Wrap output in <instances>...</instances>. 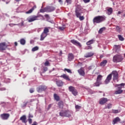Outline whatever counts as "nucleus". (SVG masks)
I'll list each match as a JSON object with an SVG mask.
<instances>
[{
  "label": "nucleus",
  "mask_w": 125,
  "mask_h": 125,
  "mask_svg": "<svg viewBox=\"0 0 125 125\" xmlns=\"http://www.w3.org/2000/svg\"><path fill=\"white\" fill-rule=\"evenodd\" d=\"M94 55V53L93 52H89L88 53H86L85 55H84V57L85 58H88L92 57Z\"/></svg>",
  "instance_id": "4468645a"
},
{
  "label": "nucleus",
  "mask_w": 125,
  "mask_h": 125,
  "mask_svg": "<svg viewBox=\"0 0 125 125\" xmlns=\"http://www.w3.org/2000/svg\"><path fill=\"white\" fill-rule=\"evenodd\" d=\"M29 92L30 93H33L34 92V90L33 89L31 88L29 90Z\"/></svg>",
  "instance_id": "6e6d98bb"
},
{
  "label": "nucleus",
  "mask_w": 125,
  "mask_h": 125,
  "mask_svg": "<svg viewBox=\"0 0 125 125\" xmlns=\"http://www.w3.org/2000/svg\"><path fill=\"white\" fill-rule=\"evenodd\" d=\"M116 31L119 33H120L122 32V28L121 27V26H119V25H116Z\"/></svg>",
  "instance_id": "5701e85b"
},
{
  "label": "nucleus",
  "mask_w": 125,
  "mask_h": 125,
  "mask_svg": "<svg viewBox=\"0 0 125 125\" xmlns=\"http://www.w3.org/2000/svg\"><path fill=\"white\" fill-rule=\"evenodd\" d=\"M26 119H27V118H26V116L25 115H23L20 119V120L21 121L22 123H27Z\"/></svg>",
  "instance_id": "a211bd4d"
},
{
  "label": "nucleus",
  "mask_w": 125,
  "mask_h": 125,
  "mask_svg": "<svg viewBox=\"0 0 125 125\" xmlns=\"http://www.w3.org/2000/svg\"><path fill=\"white\" fill-rule=\"evenodd\" d=\"M103 77L101 75H98L96 81H98V82H102Z\"/></svg>",
  "instance_id": "c756f323"
},
{
  "label": "nucleus",
  "mask_w": 125,
  "mask_h": 125,
  "mask_svg": "<svg viewBox=\"0 0 125 125\" xmlns=\"http://www.w3.org/2000/svg\"><path fill=\"white\" fill-rule=\"evenodd\" d=\"M64 71H66L67 73H69L70 74H72V72L71 71V70L70 69H67V68H64V69L63 70Z\"/></svg>",
  "instance_id": "a19ab883"
},
{
  "label": "nucleus",
  "mask_w": 125,
  "mask_h": 125,
  "mask_svg": "<svg viewBox=\"0 0 125 125\" xmlns=\"http://www.w3.org/2000/svg\"><path fill=\"white\" fill-rule=\"evenodd\" d=\"M112 74H110L109 75L107 76L106 79H105V81H104V83L105 84H108L111 80H112Z\"/></svg>",
  "instance_id": "f8f14e48"
},
{
  "label": "nucleus",
  "mask_w": 125,
  "mask_h": 125,
  "mask_svg": "<svg viewBox=\"0 0 125 125\" xmlns=\"http://www.w3.org/2000/svg\"><path fill=\"white\" fill-rule=\"evenodd\" d=\"M106 19L105 16H97L95 17L93 19L94 23H100L104 21Z\"/></svg>",
  "instance_id": "f257e3e1"
},
{
  "label": "nucleus",
  "mask_w": 125,
  "mask_h": 125,
  "mask_svg": "<svg viewBox=\"0 0 125 125\" xmlns=\"http://www.w3.org/2000/svg\"><path fill=\"white\" fill-rule=\"evenodd\" d=\"M15 1H16V2H19V1H21V0H15Z\"/></svg>",
  "instance_id": "338daca9"
},
{
  "label": "nucleus",
  "mask_w": 125,
  "mask_h": 125,
  "mask_svg": "<svg viewBox=\"0 0 125 125\" xmlns=\"http://www.w3.org/2000/svg\"><path fill=\"white\" fill-rule=\"evenodd\" d=\"M54 98L56 101H59L60 100V97L57 94H54Z\"/></svg>",
  "instance_id": "c85d7f7f"
},
{
  "label": "nucleus",
  "mask_w": 125,
  "mask_h": 125,
  "mask_svg": "<svg viewBox=\"0 0 125 125\" xmlns=\"http://www.w3.org/2000/svg\"><path fill=\"white\" fill-rule=\"evenodd\" d=\"M122 13V12L121 11H119L118 13V14L120 15V14H121Z\"/></svg>",
  "instance_id": "69168bd1"
},
{
  "label": "nucleus",
  "mask_w": 125,
  "mask_h": 125,
  "mask_svg": "<svg viewBox=\"0 0 125 125\" xmlns=\"http://www.w3.org/2000/svg\"><path fill=\"white\" fill-rule=\"evenodd\" d=\"M1 119L3 120H7L10 117V114L7 113H3L0 115Z\"/></svg>",
  "instance_id": "9d476101"
},
{
  "label": "nucleus",
  "mask_w": 125,
  "mask_h": 125,
  "mask_svg": "<svg viewBox=\"0 0 125 125\" xmlns=\"http://www.w3.org/2000/svg\"><path fill=\"white\" fill-rule=\"evenodd\" d=\"M74 59V56L72 53H69L68 54L67 60L69 62H71Z\"/></svg>",
  "instance_id": "2eb2a0df"
},
{
  "label": "nucleus",
  "mask_w": 125,
  "mask_h": 125,
  "mask_svg": "<svg viewBox=\"0 0 125 125\" xmlns=\"http://www.w3.org/2000/svg\"><path fill=\"white\" fill-rule=\"evenodd\" d=\"M47 70H48V68H47V67H43V71H44V72H46V71H47Z\"/></svg>",
  "instance_id": "13d9d810"
},
{
  "label": "nucleus",
  "mask_w": 125,
  "mask_h": 125,
  "mask_svg": "<svg viewBox=\"0 0 125 125\" xmlns=\"http://www.w3.org/2000/svg\"><path fill=\"white\" fill-rule=\"evenodd\" d=\"M112 76H113V80L114 81L117 80V81L118 82L119 79V74L117 71H113L111 73Z\"/></svg>",
  "instance_id": "0eeeda50"
},
{
  "label": "nucleus",
  "mask_w": 125,
  "mask_h": 125,
  "mask_svg": "<svg viewBox=\"0 0 125 125\" xmlns=\"http://www.w3.org/2000/svg\"><path fill=\"white\" fill-rule=\"evenodd\" d=\"M111 107H112V104H107V108L108 109H110Z\"/></svg>",
  "instance_id": "3c124183"
},
{
  "label": "nucleus",
  "mask_w": 125,
  "mask_h": 125,
  "mask_svg": "<svg viewBox=\"0 0 125 125\" xmlns=\"http://www.w3.org/2000/svg\"><path fill=\"white\" fill-rule=\"evenodd\" d=\"M49 65V62L46 61V62H45V63H44V65H45V66H48Z\"/></svg>",
  "instance_id": "a18cd8bd"
},
{
  "label": "nucleus",
  "mask_w": 125,
  "mask_h": 125,
  "mask_svg": "<svg viewBox=\"0 0 125 125\" xmlns=\"http://www.w3.org/2000/svg\"><path fill=\"white\" fill-rule=\"evenodd\" d=\"M108 101V99L105 98H101L100 100L99 104L102 105H104V104H106Z\"/></svg>",
  "instance_id": "ddd939ff"
},
{
  "label": "nucleus",
  "mask_w": 125,
  "mask_h": 125,
  "mask_svg": "<svg viewBox=\"0 0 125 125\" xmlns=\"http://www.w3.org/2000/svg\"><path fill=\"white\" fill-rule=\"evenodd\" d=\"M44 17L46 18H49V15L48 14H45L44 15Z\"/></svg>",
  "instance_id": "052dcab7"
},
{
  "label": "nucleus",
  "mask_w": 125,
  "mask_h": 125,
  "mask_svg": "<svg viewBox=\"0 0 125 125\" xmlns=\"http://www.w3.org/2000/svg\"><path fill=\"white\" fill-rule=\"evenodd\" d=\"M20 43L21 45H25L26 43V41H25V39H21Z\"/></svg>",
  "instance_id": "e433bc0d"
},
{
  "label": "nucleus",
  "mask_w": 125,
  "mask_h": 125,
  "mask_svg": "<svg viewBox=\"0 0 125 125\" xmlns=\"http://www.w3.org/2000/svg\"><path fill=\"white\" fill-rule=\"evenodd\" d=\"M75 15L77 18L79 17L82 15V14L83 13V12L82 11V9L80 7V6H77L75 9Z\"/></svg>",
  "instance_id": "39448f33"
},
{
  "label": "nucleus",
  "mask_w": 125,
  "mask_h": 125,
  "mask_svg": "<svg viewBox=\"0 0 125 125\" xmlns=\"http://www.w3.org/2000/svg\"><path fill=\"white\" fill-rule=\"evenodd\" d=\"M102 84V82L96 81V83L93 84V86L98 87V86H100V85H101Z\"/></svg>",
  "instance_id": "a878e982"
},
{
  "label": "nucleus",
  "mask_w": 125,
  "mask_h": 125,
  "mask_svg": "<svg viewBox=\"0 0 125 125\" xmlns=\"http://www.w3.org/2000/svg\"><path fill=\"white\" fill-rule=\"evenodd\" d=\"M68 90L70 92H71L72 93V94L74 96H76L77 95H78V92L77 90V89L73 86H70L68 87Z\"/></svg>",
  "instance_id": "423d86ee"
},
{
  "label": "nucleus",
  "mask_w": 125,
  "mask_h": 125,
  "mask_svg": "<svg viewBox=\"0 0 125 125\" xmlns=\"http://www.w3.org/2000/svg\"><path fill=\"white\" fill-rule=\"evenodd\" d=\"M70 42L75 45L79 46L80 47L82 46V44H81L80 42H78V41H77V40H75L74 39H72V40H71Z\"/></svg>",
  "instance_id": "9b49d317"
},
{
  "label": "nucleus",
  "mask_w": 125,
  "mask_h": 125,
  "mask_svg": "<svg viewBox=\"0 0 125 125\" xmlns=\"http://www.w3.org/2000/svg\"><path fill=\"white\" fill-rule=\"evenodd\" d=\"M114 47L116 49H118L121 48V46H119V45H114Z\"/></svg>",
  "instance_id": "de8ad7c7"
},
{
  "label": "nucleus",
  "mask_w": 125,
  "mask_h": 125,
  "mask_svg": "<svg viewBox=\"0 0 125 125\" xmlns=\"http://www.w3.org/2000/svg\"><path fill=\"white\" fill-rule=\"evenodd\" d=\"M47 12H53L55 10V7L54 6H48L47 7Z\"/></svg>",
  "instance_id": "6ab92c4d"
},
{
  "label": "nucleus",
  "mask_w": 125,
  "mask_h": 125,
  "mask_svg": "<svg viewBox=\"0 0 125 125\" xmlns=\"http://www.w3.org/2000/svg\"><path fill=\"white\" fill-rule=\"evenodd\" d=\"M32 125H38V123L36 122H34Z\"/></svg>",
  "instance_id": "bf43d9fd"
},
{
  "label": "nucleus",
  "mask_w": 125,
  "mask_h": 125,
  "mask_svg": "<svg viewBox=\"0 0 125 125\" xmlns=\"http://www.w3.org/2000/svg\"><path fill=\"white\" fill-rule=\"evenodd\" d=\"M82 108V107L81 106H79L78 105H77L75 106V108L77 109H81Z\"/></svg>",
  "instance_id": "09e8293b"
},
{
  "label": "nucleus",
  "mask_w": 125,
  "mask_h": 125,
  "mask_svg": "<svg viewBox=\"0 0 125 125\" xmlns=\"http://www.w3.org/2000/svg\"><path fill=\"white\" fill-rule=\"evenodd\" d=\"M7 48V46L6 45L5 42H2L0 43V50L4 51L6 50Z\"/></svg>",
  "instance_id": "1a4fd4ad"
},
{
  "label": "nucleus",
  "mask_w": 125,
  "mask_h": 125,
  "mask_svg": "<svg viewBox=\"0 0 125 125\" xmlns=\"http://www.w3.org/2000/svg\"><path fill=\"white\" fill-rule=\"evenodd\" d=\"M28 103V102H27L26 103L24 102L23 103V104L21 105V107L23 108L24 107H26V105H27Z\"/></svg>",
  "instance_id": "79ce46f5"
},
{
  "label": "nucleus",
  "mask_w": 125,
  "mask_h": 125,
  "mask_svg": "<svg viewBox=\"0 0 125 125\" xmlns=\"http://www.w3.org/2000/svg\"><path fill=\"white\" fill-rule=\"evenodd\" d=\"M9 25L10 26V27H13V26H16L17 25V24H15L14 23H9Z\"/></svg>",
  "instance_id": "864d4df0"
},
{
  "label": "nucleus",
  "mask_w": 125,
  "mask_h": 125,
  "mask_svg": "<svg viewBox=\"0 0 125 125\" xmlns=\"http://www.w3.org/2000/svg\"><path fill=\"white\" fill-rule=\"evenodd\" d=\"M33 117H34V116L33 115H32V114H31L30 113L29 114V115H28V118L29 119L32 118Z\"/></svg>",
  "instance_id": "8fccbe9b"
},
{
  "label": "nucleus",
  "mask_w": 125,
  "mask_h": 125,
  "mask_svg": "<svg viewBox=\"0 0 125 125\" xmlns=\"http://www.w3.org/2000/svg\"><path fill=\"white\" fill-rule=\"evenodd\" d=\"M59 2H60V3L62 2V0H59Z\"/></svg>",
  "instance_id": "774afa93"
},
{
  "label": "nucleus",
  "mask_w": 125,
  "mask_h": 125,
  "mask_svg": "<svg viewBox=\"0 0 125 125\" xmlns=\"http://www.w3.org/2000/svg\"><path fill=\"white\" fill-rule=\"evenodd\" d=\"M15 46H18V43L17 42H14Z\"/></svg>",
  "instance_id": "e2e57ef3"
},
{
  "label": "nucleus",
  "mask_w": 125,
  "mask_h": 125,
  "mask_svg": "<svg viewBox=\"0 0 125 125\" xmlns=\"http://www.w3.org/2000/svg\"><path fill=\"white\" fill-rule=\"evenodd\" d=\"M78 18L79 19L80 21H83L85 19V17L84 16H80L79 17H78Z\"/></svg>",
  "instance_id": "ea45409f"
},
{
  "label": "nucleus",
  "mask_w": 125,
  "mask_h": 125,
  "mask_svg": "<svg viewBox=\"0 0 125 125\" xmlns=\"http://www.w3.org/2000/svg\"><path fill=\"white\" fill-rule=\"evenodd\" d=\"M47 88V87L45 85H41L37 88V90L39 93H40L43 91H45Z\"/></svg>",
  "instance_id": "6e6552de"
},
{
  "label": "nucleus",
  "mask_w": 125,
  "mask_h": 125,
  "mask_svg": "<svg viewBox=\"0 0 125 125\" xmlns=\"http://www.w3.org/2000/svg\"><path fill=\"white\" fill-rule=\"evenodd\" d=\"M28 121L29 124H31L32 123V119L31 118H28Z\"/></svg>",
  "instance_id": "49530a36"
},
{
  "label": "nucleus",
  "mask_w": 125,
  "mask_h": 125,
  "mask_svg": "<svg viewBox=\"0 0 125 125\" xmlns=\"http://www.w3.org/2000/svg\"><path fill=\"white\" fill-rule=\"evenodd\" d=\"M65 2L67 3V5H69L71 4L72 0H66Z\"/></svg>",
  "instance_id": "37998d69"
},
{
  "label": "nucleus",
  "mask_w": 125,
  "mask_h": 125,
  "mask_svg": "<svg viewBox=\"0 0 125 125\" xmlns=\"http://www.w3.org/2000/svg\"><path fill=\"white\" fill-rule=\"evenodd\" d=\"M49 30L48 29V27H44V28L43 29V31L42 33L47 35V34L48 33H49Z\"/></svg>",
  "instance_id": "7c9ffc66"
},
{
  "label": "nucleus",
  "mask_w": 125,
  "mask_h": 125,
  "mask_svg": "<svg viewBox=\"0 0 125 125\" xmlns=\"http://www.w3.org/2000/svg\"><path fill=\"white\" fill-rule=\"evenodd\" d=\"M106 30V27H102V28H100L99 29L98 33L99 34H102L103 31H105Z\"/></svg>",
  "instance_id": "473e14b6"
},
{
  "label": "nucleus",
  "mask_w": 125,
  "mask_h": 125,
  "mask_svg": "<svg viewBox=\"0 0 125 125\" xmlns=\"http://www.w3.org/2000/svg\"><path fill=\"white\" fill-rule=\"evenodd\" d=\"M37 8V6L36 5L33 6L30 10H29L28 11L26 12V14H31L33 12V11Z\"/></svg>",
  "instance_id": "412c9836"
},
{
  "label": "nucleus",
  "mask_w": 125,
  "mask_h": 125,
  "mask_svg": "<svg viewBox=\"0 0 125 125\" xmlns=\"http://www.w3.org/2000/svg\"><path fill=\"white\" fill-rule=\"evenodd\" d=\"M118 39L119 41H124L125 40V38L121 35H118Z\"/></svg>",
  "instance_id": "58836bf2"
},
{
  "label": "nucleus",
  "mask_w": 125,
  "mask_h": 125,
  "mask_svg": "<svg viewBox=\"0 0 125 125\" xmlns=\"http://www.w3.org/2000/svg\"><path fill=\"white\" fill-rule=\"evenodd\" d=\"M60 77L68 81H71V79L69 78V76H68L66 74H63L62 75H61Z\"/></svg>",
  "instance_id": "f3484780"
},
{
  "label": "nucleus",
  "mask_w": 125,
  "mask_h": 125,
  "mask_svg": "<svg viewBox=\"0 0 125 125\" xmlns=\"http://www.w3.org/2000/svg\"><path fill=\"white\" fill-rule=\"evenodd\" d=\"M47 34H45L43 32H42L41 35L40 41H43L44 39L47 37Z\"/></svg>",
  "instance_id": "b1692460"
},
{
  "label": "nucleus",
  "mask_w": 125,
  "mask_h": 125,
  "mask_svg": "<svg viewBox=\"0 0 125 125\" xmlns=\"http://www.w3.org/2000/svg\"><path fill=\"white\" fill-rule=\"evenodd\" d=\"M83 1L84 3H88L90 2V0H83Z\"/></svg>",
  "instance_id": "4d7b16f0"
},
{
  "label": "nucleus",
  "mask_w": 125,
  "mask_h": 125,
  "mask_svg": "<svg viewBox=\"0 0 125 125\" xmlns=\"http://www.w3.org/2000/svg\"><path fill=\"white\" fill-rule=\"evenodd\" d=\"M18 26H20L21 27H25V24H24V21H21V22L20 23H18V24H16Z\"/></svg>",
  "instance_id": "c9c22d12"
},
{
  "label": "nucleus",
  "mask_w": 125,
  "mask_h": 125,
  "mask_svg": "<svg viewBox=\"0 0 125 125\" xmlns=\"http://www.w3.org/2000/svg\"><path fill=\"white\" fill-rule=\"evenodd\" d=\"M118 88L119 89V90H117L115 92V94L117 95V94H121L123 92V90H121V89L122 88V86H120L118 87Z\"/></svg>",
  "instance_id": "aec40b11"
},
{
  "label": "nucleus",
  "mask_w": 125,
  "mask_h": 125,
  "mask_svg": "<svg viewBox=\"0 0 125 125\" xmlns=\"http://www.w3.org/2000/svg\"><path fill=\"white\" fill-rule=\"evenodd\" d=\"M40 13L48 12L47 7H45V8H43V9H41L40 10Z\"/></svg>",
  "instance_id": "2f4dec72"
},
{
  "label": "nucleus",
  "mask_w": 125,
  "mask_h": 125,
  "mask_svg": "<svg viewBox=\"0 0 125 125\" xmlns=\"http://www.w3.org/2000/svg\"><path fill=\"white\" fill-rule=\"evenodd\" d=\"M39 47H38V46H36L35 47H34L33 48H32V51L35 52L39 50Z\"/></svg>",
  "instance_id": "f704fd0d"
},
{
  "label": "nucleus",
  "mask_w": 125,
  "mask_h": 125,
  "mask_svg": "<svg viewBox=\"0 0 125 125\" xmlns=\"http://www.w3.org/2000/svg\"><path fill=\"white\" fill-rule=\"evenodd\" d=\"M107 12H108V15H110L112 14L113 12V9L112 8H109L107 9Z\"/></svg>",
  "instance_id": "72a5a7b5"
},
{
  "label": "nucleus",
  "mask_w": 125,
  "mask_h": 125,
  "mask_svg": "<svg viewBox=\"0 0 125 125\" xmlns=\"http://www.w3.org/2000/svg\"><path fill=\"white\" fill-rule=\"evenodd\" d=\"M92 46H88V49H92Z\"/></svg>",
  "instance_id": "680f3d73"
},
{
  "label": "nucleus",
  "mask_w": 125,
  "mask_h": 125,
  "mask_svg": "<svg viewBox=\"0 0 125 125\" xmlns=\"http://www.w3.org/2000/svg\"><path fill=\"white\" fill-rule=\"evenodd\" d=\"M56 84L58 87H62L63 85V83L62 81H58L56 82Z\"/></svg>",
  "instance_id": "4be33fe9"
},
{
  "label": "nucleus",
  "mask_w": 125,
  "mask_h": 125,
  "mask_svg": "<svg viewBox=\"0 0 125 125\" xmlns=\"http://www.w3.org/2000/svg\"><path fill=\"white\" fill-rule=\"evenodd\" d=\"M95 42V40L94 39H92L91 40H89L87 42H86V44L87 45H90L91 44H93Z\"/></svg>",
  "instance_id": "cd10ccee"
},
{
  "label": "nucleus",
  "mask_w": 125,
  "mask_h": 125,
  "mask_svg": "<svg viewBox=\"0 0 125 125\" xmlns=\"http://www.w3.org/2000/svg\"><path fill=\"white\" fill-rule=\"evenodd\" d=\"M125 86V84L124 83H122L120 85V84H116L115 85V87H119V86Z\"/></svg>",
  "instance_id": "603ef678"
},
{
  "label": "nucleus",
  "mask_w": 125,
  "mask_h": 125,
  "mask_svg": "<svg viewBox=\"0 0 125 125\" xmlns=\"http://www.w3.org/2000/svg\"><path fill=\"white\" fill-rule=\"evenodd\" d=\"M64 27L63 26L59 27V29L61 30V31H63L64 30Z\"/></svg>",
  "instance_id": "5fc2aeb1"
},
{
  "label": "nucleus",
  "mask_w": 125,
  "mask_h": 125,
  "mask_svg": "<svg viewBox=\"0 0 125 125\" xmlns=\"http://www.w3.org/2000/svg\"><path fill=\"white\" fill-rule=\"evenodd\" d=\"M107 63V61L104 60L102 62H101L100 65L101 66H105Z\"/></svg>",
  "instance_id": "bb28decb"
},
{
  "label": "nucleus",
  "mask_w": 125,
  "mask_h": 125,
  "mask_svg": "<svg viewBox=\"0 0 125 125\" xmlns=\"http://www.w3.org/2000/svg\"><path fill=\"white\" fill-rule=\"evenodd\" d=\"M121 121V119L119 117H116L113 120V124L115 125L117 123V122Z\"/></svg>",
  "instance_id": "393cba45"
},
{
  "label": "nucleus",
  "mask_w": 125,
  "mask_h": 125,
  "mask_svg": "<svg viewBox=\"0 0 125 125\" xmlns=\"http://www.w3.org/2000/svg\"><path fill=\"white\" fill-rule=\"evenodd\" d=\"M34 101H35V100L34 99H32V100H31L30 101V102H34Z\"/></svg>",
  "instance_id": "0e129e2a"
},
{
  "label": "nucleus",
  "mask_w": 125,
  "mask_h": 125,
  "mask_svg": "<svg viewBox=\"0 0 125 125\" xmlns=\"http://www.w3.org/2000/svg\"><path fill=\"white\" fill-rule=\"evenodd\" d=\"M120 112L119 110H112V113L114 114H117Z\"/></svg>",
  "instance_id": "c03bdc74"
},
{
  "label": "nucleus",
  "mask_w": 125,
  "mask_h": 125,
  "mask_svg": "<svg viewBox=\"0 0 125 125\" xmlns=\"http://www.w3.org/2000/svg\"><path fill=\"white\" fill-rule=\"evenodd\" d=\"M123 60L124 58L121 55H115L113 58V61L114 62H121Z\"/></svg>",
  "instance_id": "20e7f679"
},
{
  "label": "nucleus",
  "mask_w": 125,
  "mask_h": 125,
  "mask_svg": "<svg viewBox=\"0 0 125 125\" xmlns=\"http://www.w3.org/2000/svg\"><path fill=\"white\" fill-rule=\"evenodd\" d=\"M72 114V113L68 110H62L59 113V115L61 117L69 118L71 117Z\"/></svg>",
  "instance_id": "7ed1b4c3"
},
{
  "label": "nucleus",
  "mask_w": 125,
  "mask_h": 125,
  "mask_svg": "<svg viewBox=\"0 0 125 125\" xmlns=\"http://www.w3.org/2000/svg\"><path fill=\"white\" fill-rule=\"evenodd\" d=\"M78 72L81 76H84L85 75V72L83 68H81L80 69L78 70Z\"/></svg>",
  "instance_id": "dca6fc26"
},
{
  "label": "nucleus",
  "mask_w": 125,
  "mask_h": 125,
  "mask_svg": "<svg viewBox=\"0 0 125 125\" xmlns=\"http://www.w3.org/2000/svg\"><path fill=\"white\" fill-rule=\"evenodd\" d=\"M38 18H43L44 17H43V15H42L41 14H39V15H38L37 16L32 15V16H30L29 17H28L26 20H27V21H28V22H32L34 21H35L39 20V19H38Z\"/></svg>",
  "instance_id": "f03ea898"
},
{
  "label": "nucleus",
  "mask_w": 125,
  "mask_h": 125,
  "mask_svg": "<svg viewBox=\"0 0 125 125\" xmlns=\"http://www.w3.org/2000/svg\"><path fill=\"white\" fill-rule=\"evenodd\" d=\"M58 106H59L60 108L62 107L63 105V102L62 101H60L58 103Z\"/></svg>",
  "instance_id": "4c0bfd02"
}]
</instances>
